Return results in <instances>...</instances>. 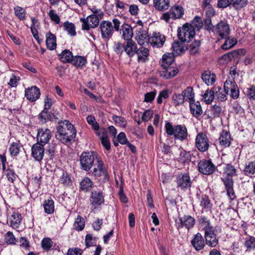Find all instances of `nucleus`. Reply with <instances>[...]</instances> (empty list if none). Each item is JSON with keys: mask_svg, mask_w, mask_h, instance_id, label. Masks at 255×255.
Returning a JSON list of instances; mask_svg holds the SVG:
<instances>
[{"mask_svg": "<svg viewBox=\"0 0 255 255\" xmlns=\"http://www.w3.org/2000/svg\"><path fill=\"white\" fill-rule=\"evenodd\" d=\"M200 205L205 209H210L211 208L212 204L208 196L206 195H203L202 196Z\"/></svg>", "mask_w": 255, "mask_h": 255, "instance_id": "bf43d9fd", "label": "nucleus"}, {"mask_svg": "<svg viewBox=\"0 0 255 255\" xmlns=\"http://www.w3.org/2000/svg\"><path fill=\"white\" fill-rule=\"evenodd\" d=\"M246 95L250 100H255V86L252 85L247 89Z\"/></svg>", "mask_w": 255, "mask_h": 255, "instance_id": "680f3d73", "label": "nucleus"}, {"mask_svg": "<svg viewBox=\"0 0 255 255\" xmlns=\"http://www.w3.org/2000/svg\"><path fill=\"white\" fill-rule=\"evenodd\" d=\"M203 98L207 104H210L215 98L214 91L212 90H207L203 95Z\"/></svg>", "mask_w": 255, "mask_h": 255, "instance_id": "49530a36", "label": "nucleus"}, {"mask_svg": "<svg viewBox=\"0 0 255 255\" xmlns=\"http://www.w3.org/2000/svg\"><path fill=\"white\" fill-rule=\"evenodd\" d=\"M53 242L50 238H44L41 242V245L43 249L45 250H49L52 246Z\"/></svg>", "mask_w": 255, "mask_h": 255, "instance_id": "0e129e2a", "label": "nucleus"}, {"mask_svg": "<svg viewBox=\"0 0 255 255\" xmlns=\"http://www.w3.org/2000/svg\"><path fill=\"white\" fill-rule=\"evenodd\" d=\"M112 118L115 122L119 124L120 126L123 127H125L126 126L127 122L124 118L117 115L113 116Z\"/></svg>", "mask_w": 255, "mask_h": 255, "instance_id": "338daca9", "label": "nucleus"}, {"mask_svg": "<svg viewBox=\"0 0 255 255\" xmlns=\"http://www.w3.org/2000/svg\"><path fill=\"white\" fill-rule=\"evenodd\" d=\"M98 135L100 136L101 143L103 146L108 150L111 148V143L107 135V131H99L97 132Z\"/></svg>", "mask_w": 255, "mask_h": 255, "instance_id": "473e14b6", "label": "nucleus"}, {"mask_svg": "<svg viewBox=\"0 0 255 255\" xmlns=\"http://www.w3.org/2000/svg\"><path fill=\"white\" fill-rule=\"evenodd\" d=\"M213 31L217 34L220 38L223 39L230 35L231 30L227 21L224 20H221L217 24Z\"/></svg>", "mask_w": 255, "mask_h": 255, "instance_id": "423d86ee", "label": "nucleus"}, {"mask_svg": "<svg viewBox=\"0 0 255 255\" xmlns=\"http://www.w3.org/2000/svg\"><path fill=\"white\" fill-rule=\"evenodd\" d=\"M38 119L43 122H46L48 121H53V119H58L53 114L49 113L47 110H43L39 115Z\"/></svg>", "mask_w": 255, "mask_h": 255, "instance_id": "f704fd0d", "label": "nucleus"}, {"mask_svg": "<svg viewBox=\"0 0 255 255\" xmlns=\"http://www.w3.org/2000/svg\"><path fill=\"white\" fill-rule=\"evenodd\" d=\"M60 59L63 63H71L73 56L69 50H65L59 55Z\"/></svg>", "mask_w": 255, "mask_h": 255, "instance_id": "58836bf2", "label": "nucleus"}, {"mask_svg": "<svg viewBox=\"0 0 255 255\" xmlns=\"http://www.w3.org/2000/svg\"><path fill=\"white\" fill-rule=\"evenodd\" d=\"M194 27L188 23H185L182 27L178 28L177 35L182 42H189L195 35Z\"/></svg>", "mask_w": 255, "mask_h": 255, "instance_id": "20e7f679", "label": "nucleus"}, {"mask_svg": "<svg viewBox=\"0 0 255 255\" xmlns=\"http://www.w3.org/2000/svg\"><path fill=\"white\" fill-rule=\"evenodd\" d=\"M209 140L206 133L200 132L197 134L195 139V146L200 152L207 151L209 148Z\"/></svg>", "mask_w": 255, "mask_h": 255, "instance_id": "39448f33", "label": "nucleus"}, {"mask_svg": "<svg viewBox=\"0 0 255 255\" xmlns=\"http://www.w3.org/2000/svg\"><path fill=\"white\" fill-rule=\"evenodd\" d=\"M195 224V220L190 215L184 216L183 217L179 218V222H177L176 224L178 229L185 227L188 230L192 228Z\"/></svg>", "mask_w": 255, "mask_h": 255, "instance_id": "f8f14e48", "label": "nucleus"}, {"mask_svg": "<svg viewBox=\"0 0 255 255\" xmlns=\"http://www.w3.org/2000/svg\"><path fill=\"white\" fill-rule=\"evenodd\" d=\"M112 22L103 20L100 23L99 28L103 39H109L112 36L114 30L118 31L120 30L121 21L115 18L112 20Z\"/></svg>", "mask_w": 255, "mask_h": 255, "instance_id": "f03ea898", "label": "nucleus"}, {"mask_svg": "<svg viewBox=\"0 0 255 255\" xmlns=\"http://www.w3.org/2000/svg\"><path fill=\"white\" fill-rule=\"evenodd\" d=\"M142 27H140L138 30L136 36V39L138 44L142 45L144 44L145 41L147 39L148 37L147 33L145 30L141 29Z\"/></svg>", "mask_w": 255, "mask_h": 255, "instance_id": "37998d69", "label": "nucleus"}, {"mask_svg": "<svg viewBox=\"0 0 255 255\" xmlns=\"http://www.w3.org/2000/svg\"><path fill=\"white\" fill-rule=\"evenodd\" d=\"M5 242L10 245H15L16 241L13 234V233L10 231L6 233L5 236Z\"/></svg>", "mask_w": 255, "mask_h": 255, "instance_id": "052dcab7", "label": "nucleus"}, {"mask_svg": "<svg viewBox=\"0 0 255 255\" xmlns=\"http://www.w3.org/2000/svg\"><path fill=\"white\" fill-rule=\"evenodd\" d=\"M202 79L207 85H212L216 80V75L210 71H205L202 74Z\"/></svg>", "mask_w": 255, "mask_h": 255, "instance_id": "393cba45", "label": "nucleus"}, {"mask_svg": "<svg viewBox=\"0 0 255 255\" xmlns=\"http://www.w3.org/2000/svg\"><path fill=\"white\" fill-rule=\"evenodd\" d=\"M165 41V36L160 33H154L149 38V42L153 46L161 47Z\"/></svg>", "mask_w": 255, "mask_h": 255, "instance_id": "4be33fe9", "label": "nucleus"}, {"mask_svg": "<svg viewBox=\"0 0 255 255\" xmlns=\"http://www.w3.org/2000/svg\"><path fill=\"white\" fill-rule=\"evenodd\" d=\"M136 49V45L132 40L128 41L126 45H125V51L129 57L133 56L135 54Z\"/></svg>", "mask_w": 255, "mask_h": 255, "instance_id": "c756f323", "label": "nucleus"}, {"mask_svg": "<svg viewBox=\"0 0 255 255\" xmlns=\"http://www.w3.org/2000/svg\"><path fill=\"white\" fill-rule=\"evenodd\" d=\"M44 145L42 143L36 142L31 148V155L37 161H40L43 158L44 153Z\"/></svg>", "mask_w": 255, "mask_h": 255, "instance_id": "4468645a", "label": "nucleus"}, {"mask_svg": "<svg viewBox=\"0 0 255 255\" xmlns=\"http://www.w3.org/2000/svg\"><path fill=\"white\" fill-rule=\"evenodd\" d=\"M214 90L216 92L215 97L218 101L223 102L227 99V95L228 93L224 89H222L221 87H218L217 88H215Z\"/></svg>", "mask_w": 255, "mask_h": 255, "instance_id": "c9c22d12", "label": "nucleus"}, {"mask_svg": "<svg viewBox=\"0 0 255 255\" xmlns=\"http://www.w3.org/2000/svg\"><path fill=\"white\" fill-rule=\"evenodd\" d=\"M172 52L174 55H179L185 51L183 44L179 41H175L172 44Z\"/></svg>", "mask_w": 255, "mask_h": 255, "instance_id": "ea45409f", "label": "nucleus"}, {"mask_svg": "<svg viewBox=\"0 0 255 255\" xmlns=\"http://www.w3.org/2000/svg\"><path fill=\"white\" fill-rule=\"evenodd\" d=\"M190 110L192 115L196 118H198L202 114L203 111L199 101H194L189 104Z\"/></svg>", "mask_w": 255, "mask_h": 255, "instance_id": "5701e85b", "label": "nucleus"}, {"mask_svg": "<svg viewBox=\"0 0 255 255\" xmlns=\"http://www.w3.org/2000/svg\"><path fill=\"white\" fill-rule=\"evenodd\" d=\"M176 56L174 55L173 53L164 54L162 56V61L161 64V67L170 66V65L174 60V57Z\"/></svg>", "mask_w": 255, "mask_h": 255, "instance_id": "72a5a7b5", "label": "nucleus"}, {"mask_svg": "<svg viewBox=\"0 0 255 255\" xmlns=\"http://www.w3.org/2000/svg\"><path fill=\"white\" fill-rule=\"evenodd\" d=\"M64 29L68 32L71 36H75L76 34L75 26L74 23L69 21H65L63 23Z\"/></svg>", "mask_w": 255, "mask_h": 255, "instance_id": "a18cd8bd", "label": "nucleus"}, {"mask_svg": "<svg viewBox=\"0 0 255 255\" xmlns=\"http://www.w3.org/2000/svg\"><path fill=\"white\" fill-rule=\"evenodd\" d=\"M93 185V182L88 177H85L80 182L81 190L87 192L89 191Z\"/></svg>", "mask_w": 255, "mask_h": 255, "instance_id": "79ce46f5", "label": "nucleus"}, {"mask_svg": "<svg viewBox=\"0 0 255 255\" xmlns=\"http://www.w3.org/2000/svg\"><path fill=\"white\" fill-rule=\"evenodd\" d=\"M153 6L159 11L167 10L169 7V0H153Z\"/></svg>", "mask_w": 255, "mask_h": 255, "instance_id": "bb28decb", "label": "nucleus"}, {"mask_svg": "<svg viewBox=\"0 0 255 255\" xmlns=\"http://www.w3.org/2000/svg\"><path fill=\"white\" fill-rule=\"evenodd\" d=\"M60 180L61 183L64 186H70L72 184V180L66 172H63Z\"/></svg>", "mask_w": 255, "mask_h": 255, "instance_id": "603ef678", "label": "nucleus"}, {"mask_svg": "<svg viewBox=\"0 0 255 255\" xmlns=\"http://www.w3.org/2000/svg\"><path fill=\"white\" fill-rule=\"evenodd\" d=\"M201 44L200 40H194L189 46L190 53L195 54L199 51V47Z\"/></svg>", "mask_w": 255, "mask_h": 255, "instance_id": "864d4df0", "label": "nucleus"}, {"mask_svg": "<svg viewBox=\"0 0 255 255\" xmlns=\"http://www.w3.org/2000/svg\"><path fill=\"white\" fill-rule=\"evenodd\" d=\"M198 221L201 228L205 231V232L214 229L213 227L211 226L210 220L206 217L201 216Z\"/></svg>", "mask_w": 255, "mask_h": 255, "instance_id": "7c9ffc66", "label": "nucleus"}, {"mask_svg": "<svg viewBox=\"0 0 255 255\" xmlns=\"http://www.w3.org/2000/svg\"><path fill=\"white\" fill-rule=\"evenodd\" d=\"M224 39H225L224 43L222 45L221 48L224 50H227L234 47L237 43V41L235 38L231 37L229 36Z\"/></svg>", "mask_w": 255, "mask_h": 255, "instance_id": "2f4dec72", "label": "nucleus"}, {"mask_svg": "<svg viewBox=\"0 0 255 255\" xmlns=\"http://www.w3.org/2000/svg\"><path fill=\"white\" fill-rule=\"evenodd\" d=\"M204 238L206 244L210 247H215L219 243L217 235L213 229L205 232Z\"/></svg>", "mask_w": 255, "mask_h": 255, "instance_id": "dca6fc26", "label": "nucleus"}, {"mask_svg": "<svg viewBox=\"0 0 255 255\" xmlns=\"http://www.w3.org/2000/svg\"><path fill=\"white\" fill-rule=\"evenodd\" d=\"M6 175L8 180L11 183H13L18 177L17 175L15 173L14 170L9 168L6 170Z\"/></svg>", "mask_w": 255, "mask_h": 255, "instance_id": "13d9d810", "label": "nucleus"}, {"mask_svg": "<svg viewBox=\"0 0 255 255\" xmlns=\"http://www.w3.org/2000/svg\"><path fill=\"white\" fill-rule=\"evenodd\" d=\"M74 228L77 231H82L84 229L85 227V220L80 215L77 216L76 221L74 224Z\"/></svg>", "mask_w": 255, "mask_h": 255, "instance_id": "09e8293b", "label": "nucleus"}, {"mask_svg": "<svg viewBox=\"0 0 255 255\" xmlns=\"http://www.w3.org/2000/svg\"><path fill=\"white\" fill-rule=\"evenodd\" d=\"M71 63L77 67H82L87 63V60L84 57L76 56L73 57Z\"/></svg>", "mask_w": 255, "mask_h": 255, "instance_id": "de8ad7c7", "label": "nucleus"}, {"mask_svg": "<svg viewBox=\"0 0 255 255\" xmlns=\"http://www.w3.org/2000/svg\"><path fill=\"white\" fill-rule=\"evenodd\" d=\"M101 159L97 152L93 151H87L83 152L80 156V164L82 170L89 171L98 161Z\"/></svg>", "mask_w": 255, "mask_h": 255, "instance_id": "7ed1b4c3", "label": "nucleus"}, {"mask_svg": "<svg viewBox=\"0 0 255 255\" xmlns=\"http://www.w3.org/2000/svg\"><path fill=\"white\" fill-rule=\"evenodd\" d=\"M46 43L47 48L50 50L55 49L57 45L55 35L49 31L46 34Z\"/></svg>", "mask_w": 255, "mask_h": 255, "instance_id": "a878e982", "label": "nucleus"}, {"mask_svg": "<svg viewBox=\"0 0 255 255\" xmlns=\"http://www.w3.org/2000/svg\"><path fill=\"white\" fill-rule=\"evenodd\" d=\"M193 27H195L198 29H200L202 27L203 23L201 18L199 16H196L192 21V25Z\"/></svg>", "mask_w": 255, "mask_h": 255, "instance_id": "774afa93", "label": "nucleus"}, {"mask_svg": "<svg viewBox=\"0 0 255 255\" xmlns=\"http://www.w3.org/2000/svg\"><path fill=\"white\" fill-rule=\"evenodd\" d=\"M40 90L36 86H32L25 91L26 98L30 102H35L40 97Z\"/></svg>", "mask_w": 255, "mask_h": 255, "instance_id": "f3484780", "label": "nucleus"}, {"mask_svg": "<svg viewBox=\"0 0 255 255\" xmlns=\"http://www.w3.org/2000/svg\"><path fill=\"white\" fill-rule=\"evenodd\" d=\"M174 130L173 135L176 139L183 140L187 137V129L185 126H175Z\"/></svg>", "mask_w": 255, "mask_h": 255, "instance_id": "412c9836", "label": "nucleus"}, {"mask_svg": "<svg viewBox=\"0 0 255 255\" xmlns=\"http://www.w3.org/2000/svg\"><path fill=\"white\" fill-rule=\"evenodd\" d=\"M92 175L96 177H102L104 182L108 180V172L105 167L104 162L102 159L98 161L96 163V167H94L92 171Z\"/></svg>", "mask_w": 255, "mask_h": 255, "instance_id": "0eeeda50", "label": "nucleus"}, {"mask_svg": "<svg viewBox=\"0 0 255 255\" xmlns=\"http://www.w3.org/2000/svg\"><path fill=\"white\" fill-rule=\"evenodd\" d=\"M135 54L138 56L139 61L145 62L149 55L148 50L144 47H141L139 49H136Z\"/></svg>", "mask_w": 255, "mask_h": 255, "instance_id": "4c0bfd02", "label": "nucleus"}, {"mask_svg": "<svg viewBox=\"0 0 255 255\" xmlns=\"http://www.w3.org/2000/svg\"><path fill=\"white\" fill-rule=\"evenodd\" d=\"M224 173L226 174L225 176H230L232 178L233 176L236 175V169L233 165L228 164L225 168Z\"/></svg>", "mask_w": 255, "mask_h": 255, "instance_id": "3c124183", "label": "nucleus"}, {"mask_svg": "<svg viewBox=\"0 0 255 255\" xmlns=\"http://www.w3.org/2000/svg\"><path fill=\"white\" fill-rule=\"evenodd\" d=\"M20 146L18 143L16 142L12 143L9 148L10 153L12 156H15L19 152Z\"/></svg>", "mask_w": 255, "mask_h": 255, "instance_id": "e2e57ef3", "label": "nucleus"}, {"mask_svg": "<svg viewBox=\"0 0 255 255\" xmlns=\"http://www.w3.org/2000/svg\"><path fill=\"white\" fill-rule=\"evenodd\" d=\"M90 202L92 206H100L104 202V197L102 192L93 191L91 192Z\"/></svg>", "mask_w": 255, "mask_h": 255, "instance_id": "aec40b11", "label": "nucleus"}, {"mask_svg": "<svg viewBox=\"0 0 255 255\" xmlns=\"http://www.w3.org/2000/svg\"><path fill=\"white\" fill-rule=\"evenodd\" d=\"M121 31L122 32V37L125 40H131L133 32L131 27L128 24L122 25Z\"/></svg>", "mask_w": 255, "mask_h": 255, "instance_id": "cd10ccee", "label": "nucleus"}, {"mask_svg": "<svg viewBox=\"0 0 255 255\" xmlns=\"http://www.w3.org/2000/svg\"><path fill=\"white\" fill-rule=\"evenodd\" d=\"M245 174L248 176H251L255 173V162L251 161L246 165L244 170Z\"/></svg>", "mask_w": 255, "mask_h": 255, "instance_id": "8fccbe9b", "label": "nucleus"}, {"mask_svg": "<svg viewBox=\"0 0 255 255\" xmlns=\"http://www.w3.org/2000/svg\"><path fill=\"white\" fill-rule=\"evenodd\" d=\"M224 89L228 93L230 92V96L233 99H237L239 98V89L234 79H227L224 83Z\"/></svg>", "mask_w": 255, "mask_h": 255, "instance_id": "1a4fd4ad", "label": "nucleus"}, {"mask_svg": "<svg viewBox=\"0 0 255 255\" xmlns=\"http://www.w3.org/2000/svg\"><path fill=\"white\" fill-rule=\"evenodd\" d=\"M191 244L194 249L197 251L203 249L205 246L204 238L199 233H197L194 236L193 238L191 241Z\"/></svg>", "mask_w": 255, "mask_h": 255, "instance_id": "a211bd4d", "label": "nucleus"}, {"mask_svg": "<svg viewBox=\"0 0 255 255\" xmlns=\"http://www.w3.org/2000/svg\"><path fill=\"white\" fill-rule=\"evenodd\" d=\"M190 154L189 152L185 150H182L180 151V156L179 157V161L181 162L184 163L187 161L190 160Z\"/></svg>", "mask_w": 255, "mask_h": 255, "instance_id": "69168bd1", "label": "nucleus"}, {"mask_svg": "<svg viewBox=\"0 0 255 255\" xmlns=\"http://www.w3.org/2000/svg\"><path fill=\"white\" fill-rule=\"evenodd\" d=\"M177 187L182 190H186L190 187L192 181L188 173H184L178 176L177 177Z\"/></svg>", "mask_w": 255, "mask_h": 255, "instance_id": "2eb2a0df", "label": "nucleus"}, {"mask_svg": "<svg viewBox=\"0 0 255 255\" xmlns=\"http://www.w3.org/2000/svg\"><path fill=\"white\" fill-rule=\"evenodd\" d=\"M248 3V0H233V6L236 9H240L245 7Z\"/></svg>", "mask_w": 255, "mask_h": 255, "instance_id": "6e6d98bb", "label": "nucleus"}, {"mask_svg": "<svg viewBox=\"0 0 255 255\" xmlns=\"http://www.w3.org/2000/svg\"><path fill=\"white\" fill-rule=\"evenodd\" d=\"M199 172L205 175H210L215 170V166L210 160L203 159L198 164Z\"/></svg>", "mask_w": 255, "mask_h": 255, "instance_id": "9b49d317", "label": "nucleus"}, {"mask_svg": "<svg viewBox=\"0 0 255 255\" xmlns=\"http://www.w3.org/2000/svg\"><path fill=\"white\" fill-rule=\"evenodd\" d=\"M221 180L224 183L229 198L232 201L234 200L236 198V195L233 188V178L230 176H223L221 178Z\"/></svg>", "mask_w": 255, "mask_h": 255, "instance_id": "9d476101", "label": "nucleus"}, {"mask_svg": "<svg viewBox=\"0 0 255 255\" xmlns=\"http://www.w3.org/2000/svg\"><path fill=\"white\" fill-rule=\"evenodd\" d=\"M193 88L191 87H188L182 94L184 96V100L188 101L190 104L191 102L195 101L194 100V94L193 93Z\"/></svg>", "mask_w": 255, "mask_h": 255, "instance_id": "a19ab883", "label": "nucleus"}, {"mask_svg": "<svg viewBox=\"0 0 255 255\" xmlns=\"http://www.w3.org/2000/svg\"><path fill=\"white\" fill-rule=\"evenodd\" d=\"M51 136L52 134L49 129L47 128H39L37 134V142L45 145L49 142Z\"/></svg>", "mask_w": 255, "mask_h": 255, "instance_id": "ddd939ff", "label": "nucleus"}, {"mask_svg": "<svg viewBox=\"0 0 255 255\" xmlns=\"http://www.w3.org/2000/svg\"><path fill=\"white\" fill-rule=\"evenodd\" d=\"M101 18L96 17L95 15H90L86 18H81L82 22V28L84 30H89L90 28H94L99 24Z\"/></svg>", "mask_w": 255, "mask_h": 255, "instance_id": "6e6552de", "label": "nucleus"}, {"mask_svg": "<svg viewBox=\"0 0 255 255\" xmlns=\"http://www.w3.org/2000/svg\"><path fill=\"white\" fill-rule=\"evenodd\" d=\"M172 100L175 106L182 104L184 102L183 94H174L172 96Z\"/></svg>", "mask_w": 255, "mask_h": 255, "instance_id": "5fc2aeb1", "label": "nucleus"}, {"mask_svg": "<svg viewBox=\"0 0 255 255\" xmlns=\"http://www.w3.org/2000/svg\"><path fill=\"white\" fill-rule=\"evenodd\" d=\"M244 246L246 248V251H251L255 250V238L250 236L246 238L244 243Z\"/></svg>", "mask_w": 255, "mask_h": 255, "instance_id": "c03bdc74", "label": "nucleus"}, {"mask_svg": "<svg viewBox=\"0 0 255 255\" xmlns=\"http://www.w3.org/2000/svg\"><path fill=\"white\" fill-rule=\"evenodd\" d=\"M170 13H171V18L174 19L180 18L184 14V11L183 8L179 5H174L171 7L170 9Z\"/></svg>", "mask_w": 255, "mask_h": 255, "instance_id": "c85d7f7f", "label": "nucleus"}, {"mask_svg": "<svg viewBox=\"0 0 255 255\" xmlns=\"http://www.w3.org/2000/svg\"><path fill=\"white\" fill-rule=\"evenodd\" d=\"M220 144L225 147H229L231 142V137L229 132L223 130L219 138Z\"/></svg>", "mask_w": 255, "mask_h": 255, "instance_id": "b1692460", "label": "nucleus"}, {"mask_svg": "<svg viewBox=\"0 0 255 255\" xmlns=\"http://www.w3.org/2000/svg\"><path fill=\"white\" fill-rule=\"evenodd\" d=\"M43 206L45 213L51 214L54 212V202L51 198L45 200Z\"/></svg>", "mask_w": 255, "mask_h": 255, "instance_id": "e433bc0d", "label": "nucleus"}, {"mask_svg": "<svg viewBox=\"0 0 255 255\" xmlns=\"http://www.w3.org/2000/svg\"><path fill=\"white\" fill-rule=\"evenodd\" d=\"M14 13L16 16H17L19 19L23 20L25 17V11L21 7L16 6L14 8Z\"/></svg>", "mask_w": 255, "mask_h": 255, "instance_id": "4d7b16f0", "label": "nucleus"}, {"mask_svg": "<svg viewBox=\"0 0 255 255\" xmlns=\"http://www.w3.org/2000/svg\"><path fill=\"white\" fill-rule=\"evenodd\" d=\"M58 123L57 133L55 135L56 138L64 144L74 140L76 135V130L74 126L67 120L59 121Z\"/></svg>", "mask_w": 255, "mask_h": 255, "instance_id": "f257e3e1", "label": "nucleus"}, {"mask_svg": "<svg viewBox=\"0 0 255 255\" xmlns=\"http://www.w3.org/2000/svg\"><path fill=\"white\" fill-rule=\"evenodd\" d=\"M163 70L159 71V75L165 79H169L175 76L179 72L178 68L171 66L162 67Z\"/></svg>", "mask_w": 255, "mask_h": 255, "instance_id": "6ab92c4d", "label": "nucleus"}]
</instances>
